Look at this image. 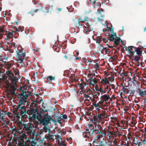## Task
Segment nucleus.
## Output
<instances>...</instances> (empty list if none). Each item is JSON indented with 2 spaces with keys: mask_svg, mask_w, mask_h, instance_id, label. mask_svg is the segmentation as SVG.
Listing matches in <instances>:
<instances>
[{
  "mask_svg": "<svg viewBox=\"0 0 146 146\" xmlns=\"http://www.w3.org/2000/svg\"><path fill=\"white\" fill-rule=\"evenodd\" d=\"M43 104V101L42 98L38 96L35 100L33 101L31 103L29 107V110H27L26 109V113H24V111H21L19 114H17L16 117L19 118L20 116L22 117H26L27 116V114L29 115V118L31 120L37 119L40 121L43 125H46L49 123L50 121L54 122L56 121V119L53 120L52 119L50 116L48 115V113L46 114H43V118L40 113V110H38V104H40L41 102Z\"/></svg>",
  "mask_w": 146,
  "mask_h": 146,
  "instance_id": "1",
  "label": "nucleus"
},
{
  "mask_svg": "<svg viewBox=\"0 0 146 146\" xmlns=\"http://www.w3.org/2000/svg\"><path fill=\"white\" fill-rule=\"evenodd\" d=\"M28 92L27 91L24 92L23 90L21 93L19 94L20 96L19 98V104L17 107L13 109V112L15 113L19 114L21 111H23V110L24 111V113H26L27 107L24 105V103L26 102L27 98L29 96V94H26Z\"/></svg>",
  "mask_w": 146,
  "mask_h": 146,
  "instance_id": "2",
  "label": "nucleus"
},
{
  "mask_svg": "<svg viewBox=\"0 0 146 146\" xmlns=\"http://www.w3.org/2000/svg\"><path fill=\"white\" fill-rule=\"evenodd\" d=\"M16 125L19 129L22 130V133L25 132L26 131L29 132H31L32 131L33 128L30 123H25L19 121L17 123Z\"/></svg>",
  "mask_w": 146,
  "mask_h": 146,
  "instance_id": "3",
  "label": "nucleus"
},
{
  "mask_svg": "<svg viewBox=\"0 0 146 146\" xmlns=\"http://www.w3.org/2000/svg\"><path fill=\"white\" fill-rule=\"evenodd\" d=\"M7 75L9 77L11 82L12 83V87H14L15 85H16L17 82L19 78L17 76V74H19V73L15 70H13L12 72L11 70H7L6 71Z\"/></svg>",
  "mask_w": 146,
  "mask_h": 146,
  "instance_id": "4",
  "label": "nucleus"
},
{
  "mask_svg": "<svg viewBox=\"0 0 146 146\" xmlns=\"http://www.w3.org/2000/svg\"><path fill=\"white\" fill-rule=\"evenodd\" d=\"M18 146H29L27 144L30 143V139L25 134L23 133L18 137Z\"/></svg>",
  "mask_w": 146,
  "mask_h": 146,
  "instance_id": "5",
  "label": "nucleus"
},
{
  "mask_svg": "<svg viewBox=\"0 0 146 146\" xmlns=\"http://www.w3.org/2000/svg\"><path fill=\"white\" fill-rule=\"evenodd\" d=\"M141 48L140 47H137L135 50L133 51H130V58L132 57H134V60L138 61L139 60L140 58L139 56L142 53Z\"/></svg>",
  "mask_w": 146,
  "mask_h": 146,
  "instance_id": "6",
  "label": "nucleus"
},
{
  "mask_svg": "<svg viewBox=\"0 0 146 146\" xmlns=\"http://www.w3.org/2000/svg\"><path fill=\"white\" fill-rule=\"evenodd\" d=\"M16 52L17 54L16 58L17 62L20 64L22 63L26 56L25 50L22 49L19 50L17 48V50H16Z\"/></svg>",
  "mask_w": 146,
  "mask_h": 146,
  "instance_id": "7",
  "label": "nucleus"
},
{
  "mask_svg": "<svg viewBox=\"0 0 146 146\" xmlns=\"http://www.w3.org/2000/svg\"><path fill=\"white\" fill-rule=\"evenodd\" d=\"M108 115L105 111L103 110L100 111L98 113H96L94 115L93 119L94 121H99L104 118H107Z\"/></svg>",
  "mask_w": 146,
  "mask_h": 146,
  "instance_id": "8",
  "label": "nucleus"
},
{
  "mask_svg": "<svg viewBox=\"0 0 146 146\" xmlns=\"http://www.w3.org/2000/svg\"><path fill=\"white\" fill-rule=\"evenodd\" d=\"M11 32L6 31L5 29V26L3 25L0 27V39H1L3 38V35H6L9 38H11L13 37V33H15V31H12L11 30Z\"/></svg>",
  "mask_w": 146,
  "mask_h": 146,
  "instance_id": "9",
  "label": "nucleus"
},
{
  "mask_svg": "<svg viewBox=\"0 0 146 146\" xmlns=\"http://www.w3.org/2000/svg\"><path fill=\"white\" fill-rule=\"evenodd\" d=\"M108 39L110 41L113 42V45L116 46H118L119 45V43L121 42L123 45V42L122 41L121 39H120V38H116L111 35H109L108 36Z\"/></svg>",
  "mask_w": 146,
  "mask_h": 146,
  "instance_id": "10",
  "label": "nucleus"
},
{
  "mask_svg": "<svg viewBox=\"0 0 146 146\" xmlns=\"http://www.w3.org/2000/svg\"><path fill=\"white\" fill-rule=\"evenodd\" d=\"M96 143L93 145L96 146H113L111 143L108 140H102L100 141H96Z\"/></svg>",
  "mask_w": 146,
  "mask_h": 146,
  "instance_id": "11",
  "label": "nucleus"
},
{
  "mask_svg": "<svg viewBox=\"0 0 146 146\" xmlns=\"http://www.w3.org/2000/svg\"><path fill=\"white\" fill-rule=\"evenodd\" d=\"M97 121H94V127L92 132V134L94 132L95 134H97V132L102 130V127L99 124H97Z\"/></svg>",
  "mask_w": 146,
  "mask_h": 146,
  "instance_id": "12",
  "label": "nucleus"
},
{
  "mask_svg": "<svg viewBox=\"0 0 146 146\" xmlns=\"http://www.w3.org/2000/svg\"><path fill=\"white\" fill-rule=\"evenodd\" d=\"M41 103H42V102ZM42 104L43 105H42V108H40V113L41 114V115L43 118V114H45L44 113L45 112H48L49 111L50 106L47 104H44L43 103Z\"/></svg>",
  "mask_w": 146,
  "mask_h": 146,
  "instance_id": "13",
  "label": "nucleus"
},
{
  "mask_svg": "<svg viewBox=\"0 0 146 146\" xmlns=\"http://www.w3.org/2000/svg\"><path fill=\"white\" fill-rule=\"evenodd\" d=\"M88 82L89 83L90 86H92V87L94 86L95 84L98 83L97 80L95 78H93L92 77H89Z\"/></svg>",
  "mask_w": 146,
  "mask_h": 146,
  "instance_id": "14",
  "label": "nucleus"
},
{
  "mask_svg": "<svg viewBox=\"0 0 146 146\" xmlns=\"http://www.w3.org/2000/svg\"><path fill=\"white\" fill-rule=\"evenodd\" d=\"M87 21L86 18L85 17L84 19H82V18H80L78 19V21L76 19H74L73 20V24L76 26L79 27L80 24V22H81L82 23H84L85 21Z\"/></svg>",
  "mask_w": 146,
  "mask_h": 146,
  "instance_id": "15",
  "label": "nucleus"
},
{
  "mask_svg": "<svg viewBox=\"0 0 146 146\" xmlns=\"http://www.w3.org/2000/svg\"><path fill=\"white\" fill-rule=\"evenodd\" d=\"M109 99H110V100H111V99L110 98L108 95L104 94L101 96L100 99L101 102H99V103L101 104L102 102H108Z\"/></svg>",
  "mask_w": 146,
  "mask_h": 146,
  "instance_id": "16",
  "label": "nucleus"
},
{
  "mask_svg": "<svg viewBox=\"0 0 146 146\" xmlns=\"http://www.w3.org/2000/svg\"><path fill=\"white\" fill-rule=\"evenodd\" d=\"M136 91L139 94V95L141 96L145 97V90L143 91L142 89L138 88L137 90H136Z\"/></svg>",
  "mask_w": 146,
  "mask_h": 146,
  "instance_id": "17",
  "label": "nucleus"
},
{
  "mask_svg": "<svg viewBox=\"0 0 146 146\" xmlns=\"http://www.w3.org/2000/svg\"><path fill=\"white\" fill-rule=\"evenodd\" d=\"M92 134V133H91L89 132H84L83 133V136L84 138H89V136H91Z\"/></svg>",
  "mask_w": 146,
  "mask_h": 146,
  "instance_id": "18",
  "label": "nucleus"
},
{
  "mask_svg": "<svg viewBox=\"0 0 146 146\" xmlns=\"http://www.w3.org/2000/svg\"><path fill=\"white\" fill-rule=\"evenodd\" d=\"M55 78L54 77H53L51 76H49L46 79V82L47 83H50V82L52 80H54Z\"/></svg>",
  "mask_w": 146,
  "mask_h": 146,
  "instance_id": "19",
  "label": "nucleus"
},
{
  "mask_svg": "<svg viewBox=\"0 0 146 146\" xmlns=\"http://www.w3.org/2000/svg\"><path fill=\"white\" fill-rule=\"evenodd\" d=\"M101 81L102 83L103 84L106 85L108 84V83H109V81L108 80L107 78L106 77L103 78Z\"/></svg>",
  "mask_w": 146,
  "mask_h": 146,
  "instance_id": "20",
  "label": "nucleus"
},
{
  "mask_svg": "<svg viewBox=\"0 0 146 146\" xmlns=\"http://www.w3.org/2000/svg\"><path fill=\"white\" fill-rule=\"evenodd\" d=\"M53 5H52L50 6V7H50V6L49 5H47V6H46V9H47V11L46 12L47 13L50 12V13H51L53 9Z\"/></svg>",
  "mask_w": 146,
  "mask_h": 146,
  "instance_id": "21",
  "label": "nucleus"
},
{
  "mask_svg": "<svg viewBox=\"0 0 146 146\" xmlns=\"http://www.w3.org/2000/svg\"><path fill=\"white\" fill-rule=\"evenodd\" d=\"M101 138L100 135H97L94 141H93L92 144L93 145L94 144V143H96V141H100V139Z\"/></svg>",
  "mask_w": 146,
  "mask_h": 146,
  "instance_id": "22",
  "label": "nucleus"
},
{
  "mask_svg": "<svg viewBox=\"0 0 146 146\" xmlns=\"http://www.w3.org/2000/svg\"><path fill=\"white\" fill-rule=\"evenodd\" d=\"M137 48L132 46H129L127 47V51H129L130 52V51H133L136 48Z\"/></svg>",
  "mask_w": 146,
  "mask_h": 146,
  "instance_id": "23",
  "label": "nucleus"
},
{
  "mask_svg": "<svg viewBox=\"0 0 146 146\" xmlns=\"http://www.w3.org/2000/svg\"><path fill=\"white\" fill-rule=\"evenodd\" d=\"M117 56L114 55L113 56H112L109 59V61L113 62L115 61V60L117 58Z\"/></svg>",
  "mask_w": 146,
  "mask_h": 146,
  "instance_id": "24",
  "label": "nucleus"
},
{
  "mask_svg": "<svg viewBox=\"0 0 146 146\" xmlns=\"http://www.w3.org/2000/svg\"><path fill=\"white\" fill-rule=\"evenodd\" d=\"M15 29H14L15 31V33H16L18 32H21L23 31L24 30V28H17L16 27H15Z\"/></svg>",
  "mask_w": 146,
  "mask_h": 146,
  "instance_id": "25",
  "label": "nucleus"
},
{
  "mask_svg": "<svg viewBox=\"0 0 146 146\" xmlns=\"http://www.w3.org/2000/svg\"><path fill=\"white\" fill-rule=\"evenodd\" d=\"M6 115V112H4V113H1V115H0V119H1L2 120L5 121V120H4V119L3 117Z\"/></svg>",
  "mask_w": 146,
  "mask_h": 146,
  "instance_id": "26",
  "label": "nucleus"
},
{
  "mask_svg": "<svg viewBox=\"0 0 146 146\" xmlns=\"http://www.w3.org/2000/svg\"><path fill=\"white\" fill-rule=\"evenodd\" d=\"M40 9H37L36 10H32L29 13L32 16L35 13H36L37 12H38L40 10Z\"/></svg>",
  "mask_w": 146,
  "mask_h": 146,
  "instance_id": "27",
  "label": "nucleus"
},
{
  "mask_svg": "<svg viewBox=\"0 0 146 146\" xmlns=\"http://www.w3.org/2000/svg\"><path fill=\"white\" fill-rule=\"evenodd\" d=\"M32 2L34 4H37L38 5H39V7H40L41 8L42 7V3H38V1L36 0H33Z\"/></svg>",
  "mask_w": 146,
  "mask_h": 146,
  "instance_id": "28",
  "label": "nucleus"
},
{
  "mask_svg": "<svg viewBox=\"0 0 146 146\" xmlns=\"http://www.w3.org/2000/svg\"><path fill=\"white\" fill-rule=\"evenodd\" d=\"M12 64L11 62H7L6 64L5 68H7L8 69H9L12 67Z\"/></svg>",
  "mask_w": 146,
  "mask_h": 146,
  "instance_id": "29",
  "label": "nucleus"
},
{
  "mask_svg": "<svg viewBox=\"0 0 146 146\" xmlns=\"http://www.w3.org/2000/svg\"><path fill=\"white\" fill-rule=\"evenodd\" d=\"M119 72L120 75L122 74L123 76H128L127 72H124L123 70H121Z\"/></svg>",
  "mask_w": 146,
  "mask_h": 146,
  "instance_id": "30",
  "label": "nucleus"
},
{
  "mask_svg": "<svg viewBox=\"0 0 146 146\" xmlns=\"http://www.w3.org/2000/svg\"><path fill=\"white\" fill-rule=\"evenodd\" d=\"M84 85H85V86H86V84L84 82H82L81 83L79 84V87L82 90L84 87Z\"/></svg>",
  "mask_w": 146,
  "mask_h": 146,
  "instance_id": "31",
  "label": "nucleus"
},
{
  "mask_svg": "<svg viewBox=\"0 0 146 146\" xmlns=\"http://www.w3.org/2000/svg\"><path fill=\"white\" fill-rule=\"evenodd\" d=\"M109 133L110 134L112 135L113 136L115 137L117 136V133L114 130H113L112 131H109Z\"/></svg>",
  "mask_w": 146,
  "mask_h": 146,
  "instance_id": "32",
  "label": "nucleus"
},
{
  "mask_svg": "<svg viewBox=\"0 0 146 146\" xmlns=\"http://www.w3.org/2000/svg\"><path fill=\"white\" fill-rule=\"evenodd\" d=\"M20 129H19L17 127V128H14L12 129L13 131H15V132H17L19 134H21L22 133V131H19Z\"/></svg>",
  "mask_w": 146,
  "mask_h": 146,
  "instance_id": "33",
  "label": "nucleus"
},
{
  "mask_svg": "<svg viewBox=\"0 0 146 146\" xmlns=\"http://www.w3.org/2000/svg\"><path fill=\"white\" fill-rule=\"evenodd\" d=\"M133 141L134 142H133V143L135 145H137V144H138L139 142V140L136 137H134L133 138Z\"/></svg>",
  "mask_w": 146,
  "mask_h": 146,
  "instance_id": "34",
  "label": "nucleus"
},
{
  "mask_svg": "<svg viewBox=\"0 0 146 146\" xmlns=\"http://www.w3.org/2000/svg\"><path fill=\"white\" fill-rule=\"evenodd\" d=\"M97 90L102 94L105 93L106 92V91L103 90V88H98V90Z\"/></svg>",
  "mask_w": 146,
  "mask_h": 146,
  "instance_id": "35",
  "label": "nucleus"
},
{
  "mask_svg": "<svg viewBox=\"0 0 146 146\" xmlns=\"http://www.w3.org/2000/svg\"><path fill=\"white\" fill-rule=\"evenodd\" d=\"M103 50L105 51V52L106 54H109L110 52V50L108 48H107L106 47L104 48H103Z\"/></svg>",
  "mask_w": 146,
  "mask_h": 146,
  "instance_id": "36",
  "label": "nucleus"
},
{
  "mask_svg": "<svg viewBox=\"0 0 146 146\" xmlns=\"http://www.w3.org/2000/svg\"><path fill=\"white\" fill-rule=\"evenodd\" d=\"M123 87L122 88V90L123 91V92L125 93H127L129 92V90H128V88H125V86H123Z\"/></svg>",
  "mask_w": 146,
  "mask_h": 146,
  "instance_id": "37",
  "label": "nucleus"
},
{
  "mask_svg": "<svg viewBox=\"0 0 146 146\" xmlns=\"http://www.w3.org/2000/svg\"><path fill=\"white\" fill-rule=\"evenodd\" d=\"M102 131V130H100V131L97 132V134H99L100 135H101L102 136V137H103L105 135V134L103 133Z\"/></svg>",
  "mask_w": 146,
  "mask_h": 146,
  "instance_id": "38",
  "label": "nucleus"
},
{
  "mask_svg": "<svg viewBox=\"0 0 146 146\" xmlns=\"http://www.w3.org/2000/svg\"><path fill=\"white\" fill-rule=\"evenodd\" d=\"M102 41V38L99 37H97L96 39V42L100 43Z\"/></svg>",
  "mask_w": 146,
  "mask_h": 146,
  "instance_id": "39",
  "label": "nucleus"
},
{
  "mask_svg": "<svg viewBox=\"0 0 146 146\" xmlns=\"http://www.w3.org/2000/svg\"><path fill=\"white\" fill-rule=\"evenodd\" d=\"M31 144L30 145V143L28 144H27V145H29V146H34L35 145V143L34 141H32L31 142H30Z\"/></svg>",
  "mask_w": 146,
  "mask_h": 146,
  "instance_id": "40",
  "label": "nucleus"
},
{
  "mask_svg": "<svg viewBox=\"0 0 146 146\" xmlns=\"http://www.w3.org/2000/svg\"><path fill=\"white\" fill-rule=\"evenodd\" d=\"M6 82V85H7L8 87H9L11 85V83H10L9 80H8L7 79Z\"/></svg>",
  "mask_w": 146,
  "mask_h": 146,
  "instance_id": "41",
  "label": "nucleus"
},
{
  "mask_svg": "<svg viewBox=\"0 0 146 146\" xmlns=\"http://www.w3.org/2000/svg\"><path fill=\"white\" fill-rule=\"evenodd\" d=\"M48 124H47V125ZM47 125V124L46 125H44V127L43 128L44 131L45 133L47 132L48 130H50V129H49L48 128L46 127V126Z\"/></svg>",
  "mask_w": 146,
  "mask_h": 146,
  "instance_id": "42",
  "label": "nucleus"
},
{
  "mask_svg": "<svg viewBox=\"0 0 146 146\" xmlns=\"http://www.w3.org/2000/svg\"><path fill=\"white\" fill-rule=\"evenodd\" d=\"M48 138L51 141H53L54 140L52 137V136L50 134L48 137Z\"/></svg>",
  "mask_w": 146,
  "mask_h": 146,
  "instance_id": "43",
  "label": "nucleus"
},
{
  "mask_svg": "<svg viewBox=\"0 0 146 146\" xmlns=\"http://www.w3.org/2000/svg\"><path fill=\"white\" fill-rule=\"evenodd\" d=\"M60 145V146H66V143L64 141H62Z\"/></svg>",
  "mask_w": 146,
  "mask_h": 146,
  "instance_id": "44",
  "label": "nucleus"
},
{
  "mask_svg": "<svg viewBox=\"0 0 146 146\" xmlns=\"http://www.w3.org/2000/svg\"><path fill=\"white\" fill-rule=\"evenodd\" d=\"M141 141L145 145H146V138H144L141 139Z\"/></svg>",
  "mask_w": 146,
  "mask_h": 146,
  "instance_id": "45",
  "label": "nucleus"
},
{
  "mask_svg": "<svg viewBox=\"0 0 146 146\" xmlns=\"http://www.w3.org/2000/svg\"><path fill=\"white\" fill-rule=\"evenodd\" d=\"M61 116L64 119H66L67 118V116L65 114L61 115Z\"/></svg>",
  "mask_w": 146,
  "mask_h": 146,
  "instance_id": "46",
  "label": "nucleus"
},
{
  "mask_svg": "<svg viewBox=\"0 0 146 146\" xmlns=\"http://www.w3.org/2000/svg\"><path fill=\"white\" fill-rule=\"evenodd\" d=\"M55 50V51L57 52H59L61 50L60 48L59 47H56Z\"/></svg>",
  "mask_w": 146,
  "mask_h": 146,
  "instance_id": "47",
  "label": "nucleus"
},
{
  "mask_svg": "<svg viewBox=\"0 0 146 146\" xmlns=\"http://www.w3.org/2000/svg\"><path fill=\"white\" fill-rule=\"evenodd\" d=\"M55 138H56V139L58 140H59L60 139H62V138H61V136L59 135H55Z\"/></svg>",
  "mask_w": 146,
  "mask_h": 146,
  "instance_id": "48",
  "label": "nucleus"
},
{
  "mask_svg": "<svg viewBox=\"0 0 146 146\" xmlns=\"http://www.w3.org/2000/svg\"><path fill=\"white\" fill-rule=\"evenodd\" d=\"M92 29H90V28H88L87 29H86L85 30V33H88V32H90V31H92Z\"/></svg>",
  "mask_w": 146,
  "mask_h": 146,
  "instance_id": "49",
  "label": "nucleus"
},
{
  "mask_svg": "<svg viewBox=\"0 0 146 146\" xmlns=\"http://www.w3.org/2000/svg\"><path fill=\"white\" fill-rule=\"evenodd\" d=\"M108 79L110 80V81L111 82H112L114 81V77H109L108 78Z\"/></svg>",
  "mask_w": 146,
  "mask_h": 146,
  "instance_id": "50",
  "label": "nucleus"
},
{
  "mask_svg": "<svg viewBox=\"0 0 146 146\" xmlns=\"http://www.w3.org/2000/svg\"><path fill=\"white\" fill-rule=\"evenodd\" d=\"M62 119L60 118V117H58V118H57V122H58L59 123H62V122H61V119Z\"/></svg>",
  "mask_w": 146,
  "mask_h": 146,
  "instance_id": "51",
  "label": "nucleus"
},
{
  "mask_svg": "<svg viewBox=\"0 0 146 146\" xmlns=\"http://www.w3.org/2000/svg\"><path fill=\"white\" fill-rule=\"evenodd\" d=\"M88 126L92 128V130H93V129L94 127V126L92 124H88Z\"/></svg>",
  "mask_w": 146,
  "mask_h": 146,
  "instance_id": "52",
  "label": "nucleus"
},
{
  "mask_svg": "<svg viewBox=\"0 0 146 146\" xmlns=\"http://www.w3.org/2000/svg\"><path fill=\"white\" fill-rule=\"evenodd\" d=\"M98 11L99 14H101V13L103 11V9H100Z\"/></svg>",
  "mask_w": 146,
  "mask_h": 146,
  "instance_id": "53",
  "label": "nucleus"
},
{
  "mask_svg": "<svg viewBox=\"0 0 146 146\" xmlns=\"http://www.w3.org/2000/svg\"><path fill=\"white\" fill-rule=\"evenodd\" d=\"M117 141H116V139H115L114 141L113 142V143L114 144V146H116L117 145Z\"/></svg>",
  "mask_w": 146,
  "mask_h": 146,
  "instance_id": "54",
  "label": "nucleus"
},
{
  "mask_svg": "<svg viewBox=\"0 0 146 146\" xmlns=\"http://www.w3.org/2000/svg\"><path fill=\"white\" fill-rule=\"evenodd\" d=\"M38 75V73L37 72H35L34 76V78L35 79H35H36L35 77H36V78H37V75Z\"/></svg>",
  "mask_w": 146,
  "mask_h": 146,
  "instance_id": "55",
  "label": "nucleus"
},
{
  "mask_svg": "<svg viewBox=\"0 0 146 146\" xmlns=\"http://www.w3.org/2000/svg\"><path fill=\"white\" fill-rule=\"evenodd\" d=\"M122 133L123 132H118L117 133V135H118V136L120 137L122 135Z\"/></svg>",
  "mask_w": 146,
  "mask_h": 146,
  "instance_id": "56",
  "label": "nucleus"
},
{
  "mask_svg": "<svg viewBox=\"0 0 146 146\" xmlns=\"http://www.w3.org/2000/svg\"><path fill=\"white\" fill-rule=\"evenodd\" d=\"M113 34L112 35L113 36H114L116 38H118V37H117V36L116 33H113Z\"/></svg>",
  "mask_w": 146,
  "mask_h": 146,
  "instance_id": "57",
  "label": "nucleus"
},
{
  "mask_svg": "<svg viewBox=\"0 0 146 146\" xmlns=\"http://www.w3.org/2000/svg\"><path fill=\"white\" fill-rule=\"evenodd\" d=\"M73 56V55H72L71 56H70V57H68V56H67L66 55H65L64 56V58H65L66 59H68H68L69 60H70V59H71V56Z\"/></svg>",
  "mask_w": 146,
  "mask_h": 146,
  "instance_id": "58",
  "label": "nucleus"
},
{
  "mask_svg": "<svg viewBox=\"0 0 146 146\" xmlns=\"http://www.w3.org/2000/svg\"><path fill=\"white\" fill-rule=\"evenodd\" d=\"M95 68L97 70L99 68V64L97 63H96V64L95 65Z\"/></svg>",
  "mask_w": 146,
  "mask_h": 146,
  "instance_id": "59",
  "label": "nucleus"
},
{
  "mask_svg": "<svg viewBox=\"0 0 146 146\" xmlns=\"http://www.w3.org/2000/svg\"><path fill=\"white\" fill-rule=\"evenodd\" d=\"M14 43H9V46L11 47V48H13V46L14 44Z\"/></svg>",
  "mask_w": 146,
  "mask_h": 146,
  "instance_id": "60",
  "label": "nucleus"
},
{
  "mask_svg": "<svg viewBox=\"0 0 146 146\" xmlns=\"http://www.w3.org/2000/svg\"><path fill=\"white\" fill-rule=\"evenodd\" d=\"M84 97L85 98H90V99L91 98L88 95L86 94H84Z\"/></svg>",
  "mask_w": 146,
  "mask_h": 146,
  "instance_id": "61",
  "label": "nucleus"
},
{
  "mask_svg": "<svg viewBox=\"0 0 146 146\" xmlns=\"http://www.w3.org/2000/svg\"><path fill=\"white\" fill-rule=\"evenodd\" d=\"M93 105L95 107H100L99 105L98 104H93Z\"/></svg>",
  "mask_w": 146,
  "mask_h": 146,
  "instance_id": "62",
  "label": "nucleus"
},
{
  "mask_svg": "<svg viewBox=\"0 0 146 146\" xmlns=\"http://www.w3.org/2000/svg\"><path fill=\"white\" fill-rule=\"evenodd\" d=\"M4 122V124L5 126H6L7 125H8L9 124V121H6L5 120V121Z\"/></svg>",
  "mask_w": 146,
  "mask_h": 146,
  "instance_id": "63",
  "label": "nucleus"
},
{
  "mask_svg": "<svg viewBox=\"0 0 146 146\" xmlns=\"http://www.w3.org/2000/svg\"><path fill=\"white\" fill-rule=\"evenodd\" d=\"M110 86L112 89H114L115 88V85L113 84H111Z\"/></svg>",
  "mask_w": 146,
  "mask_h": 146,
  "instance_id": "64",
  "label": "nucleus"
}]
</instances>
